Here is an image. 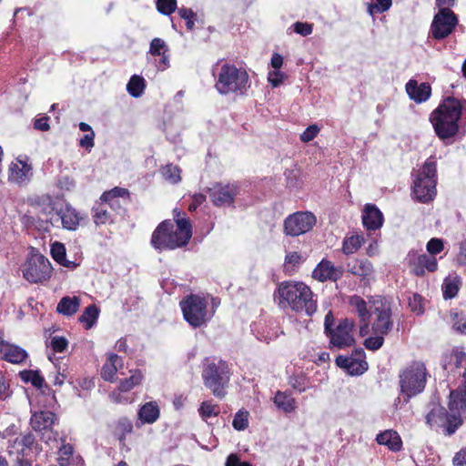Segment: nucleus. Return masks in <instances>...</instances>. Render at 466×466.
Masks as SVG:
<instances>
[{
	"instance_id": "obj_1",
	"label": "nucleus",
	"mask_w": 466,
	"mask_h": 466,
	"mask_svg": "<svg viewBox=\"0 0 466 466\" xmlns=\"http://www.w3.org/2000/svg\"><path fill=\"white\" fill-rule=\"evenodd\" d=\"M430 121L438 137L445 141L466 134V101L447 97L434 109Z\"/></svg>"
},
{
	"instance_id": "obj_2",
	"label": "nucleus",
	"mask_w": 466,
	"mask_h": 466,
	"mask_svg": "<svg viewBox=\"0 0 466 466\" xmlns=\"http://www.w3.org/2000/svg\"><path fill=\"white\" fill-rule=\"evenodd\" d=\"M279 305L290 308L296 312H305L312 316L317 310V299L310 288L303 282L284 281L277 289Z\"/></svg>"
},
{
	"instance_id": "obj_3",
	"label": "nucleus",
	"mask_w": 466,
	"mask_h": 466,
	"mask_svg": "<svg viewBox=\"0 0 466 466\" xmlns=\"http://www.w3.org/2000/svg\"><path fill=\"white\" fill-rule=\"evenodd\" d=\"M192 237L188 218H177V224L170 220L161 222L154 230L151 245L160 251L175 249L186 246Z\"/></svg>"
},
{
	"instance_id": "obj_4",
	"label": "nucleus",
	"mask_w": 466,
	"mask_h": 466,
	"mask_svg": "<svg viewBox=\"0 0 466 466\" xmlns=\"http://www.w3.org/2000/svg\"><path fill=\"white\" fill-rule=\"evenodd\" d=\"M251 86L248 74L243 68L224 64L218 74L215 87L221 95H246Z\"/></svg>"
},
{
	"instance_id": "obj_5",
	"label": "nucleus",
	"mask_w": 466,
	"mask_h": 466,
	"mask_svg": "<svg viewBox=\"0 0 466 466\" xmlns=\"http://www.w3.org/2000/svg\"><path fill=\"white\" fill-rule=\"evenodd\" d=\"M230 374L227 361L206 359L201 376L204 385L211 390L213 395L222 399L226 396V388L229 382Z\"/></svg>"
},
{
	"instance_id": "obj_6",
	"label": "nucleus",
	"mask_w": 466,
	"mask_h": 466,
	"mask_svg": "<svg viewBox=\"0 0 466 466\" xmlns=\"http://www.w3.org/2000/svg\"><path fill=\"white\" fill-rule=\"evenodd\" d=\"M427 376L425 364L419 360L411 361L400 371L399 383L405 402L424 390Z\"/></svg>"
},
{
	"instance_id": "obj_7",
	"label": "nucleus",
	"mask_w": 466,
	"mask_h": 466,
	"mask_svg": "<svg viewBox=\"0 0 466 466\" xmlns=\"http://www.w3.org/2000/svg\"><path fill=\"white\" fill-rule=\"evenodd\" d=\"M437 165L434 157H430L416 175L412 193L417 200L428 203L436 195Z\"/></svg>"
},
{
	"instance_id": "obj_8",
	"label": "nucleus",
	"mask_w": 466,
	"mask_h": 466,
	"mask_svg": "<svg viewBox=\"0 0 466 466\" xmlns=\"http://www.w3.org/2000/svg\"><path fill=\"white\" fill-rule=\"evenodd\" d=\"M179 306L185 320L194 329L206 325L214 314V311H209L208 309L207 298L197 294L185 297Z\"/></svg>"
},
{
	"instance_id": "obj_9",
	"label": "nucleus",
	"mask_w": 466,
	"mask_h": 466,
	"mask_svg": "<svg viewBox=\"0 0 466 466\" xmlns=\"http://www.w3.org/2000/svg\"><path fill=\"white\" fill-rule=\"evenodd\" d=\"M51 272L50 261L39 253L32 254L23 268L24 278L31 283H39L48 279L51 277Z\"/></svg>"
},
{
	"instance_id": "obj_10",
	"label": "nucleus",
	"mask_w": 466,
	"mask_h": 466,
	"mask_svg": "<svg viewBox=\"0 0 466 466\" xmlns=\"http://www.w3.org/2000/svg\"><path fill=\"white\" fill-rule=\"evenodd\" d=\"M458 25V17L448 7H442L434 15L430 28V35L435 40H442L452 34Z\"/></svg>"
},
{
	"instance_id": "obj_11",
	"label": "nucleus",
	"mask_w": 466,
	"mask_h": 466,
	"mask_svg": "<svg viewBox=\"0 0 466 466\" xmlns=\"http://www.w3.org/2000/svg\"><path fill=\"white\" fill-rule=\"evenodd\" d=\"M373 316L372 331L374 334L387 335L392 329L391 308L390 303L382 299L373 301L370 309Z\"/></svg>"
},
{
	"instance_id": "obj_12",
	"label": "nucleus",
	"mask_w": 466,
	"mask_h": 466,
	"mask_svg": "<svg viewBox=\"0 0 466 466\" xmlns=\"http://www.w3.org/2000/svg\"><path fill=\"white\" fill-rule=\"evenodd\" d=\"M316 222V217L311 212H295L285 218L284 233L287 236L298 237L310 231Z\"/></svg>"
},
{
	"instance_id": "obj_13",
	"label": "nucleus",
	"mask_w": 466,
	"mask_h": 466,
	"mask_svg": "<svg viewBox=\"0 0 466 466\" xmlns=\"http://www.w3.org/2000/svg\"><path fill=\"white\" fill-rule=\"evenodd\" d=\"M426 420L431 427H444L447 435H452L462 424L460 414H451L441 406L432 408L428 413Z\"/></svg>"
},
{
	"instance_id": "obj_14",
	"label": "nucleus",
	"mask_w": 466,
	"mask_h": 466,
	"mask_svg": "<svg viewBox=\"0 0 466 466\" xmlns=\"http://www.w3.org/2000/svg\"><path fill=\"white\" fill-rule=\"evenodd\" d=\"M353 329L354 322L349 319H343L326 335L333 347L344 349L355 343Z\"/></svg>"
},
{
	"instance_id": "obj_15",
	"label": "nucleus",
	"mask_w": 466,
	"mask_h": 466,
	"mask_svg": "<svg viewBox=\"0 0 466 466\" xmlns=\"http://www.w3.org/2000/svg\"><path fill=\"white\" fill-rule=\"evenodd\" d=\"M210 200L216 207L231 206L235 198L239 194L237 184L215 183L207 189Z\"/></svg>"
},
{
	"instance_id": "obj_16",
	"label": "nucleus",
	"mask_w": 466,
	"mask_h": 466,
	"mask_svg": "<svg viewBox=\"0 0 466 466\" xmlns=\"http://www.w3.org/2000/svg\"><path fill=\"white\" fill-rule=\"evenodd\" d=\"M47 221L53 227H62L68 230H75L79 224V218L76 211L70 207L60 209L50 207Z\"/></svg>"
},
{
	"instance_id": "obj_17",
	"label": "nucleus",
	"mask_w": 466,
	"mask_h": 466,
	"mask_svg": "<svg viewBox=\"0 0 466 466\" xmlns=\"http://www.w3.org/2000/svg\"><path fill=\"white\" fill-rule=\"evenodd\" d=\"M410 271L416 276H422L426 270L433 272L437 269V259L431 255L419 254L415 250H410L405 258Z\"/></svg>"
},
{
	"instance_id": "obj_18",
	"label": "nucleus",
	"mask_w": 466,
	"mask_h": 466,
	"mask_svg": "<svg viewBox=\"0 0 466 466\" xmlns=\"http://www.w3.org/2000/svg\"><path fill=\"white\" fill-rule=\"evenodd\" d=\"M364 350H357L351 356L339 355L336 358V364L347 370L350 375H361L368 370V363L364 360Z\"/></svg>"
},
{
	"instance_id": "obj_19",
	"label": "nucleus",
	"mask_w": 466,
	"mask_h": 466,
	"mask_svg": "<svg viewBox=\"0 0 466 466\" xmlns=\"http://www.w3.org/2000/svg\"><path fill=\"white\" fill-rule=\"evenodd\" d=\"M120 198L128 199L129 192L127 188L116 187L104 192L100 197V201H103L115 215H120L124 211Z\"/></svg>"
},
{
	"instance_id": "obj_20",
	"label": "nucleus",
	"mask_w": 466,
	"mask_h": 466,
	"mask_svg": "<svg viewBox=\"0 0 466 466\" xmlns=\"http://www.w3.org/2000/svg\"><path fill=\"white\" fill-rule=\"evenodd\" d=\"M343 272L341 267H336L331 261L322 259L313 270L312 277L320 282L337 281L342 277Z\"/></svg>"
},
{
	"instance_id": "obj_21",
	"label": "nucleus",
	"mask_w": 466,
	"mask_h": 466,
	"mask_svg": "<svg viewBox=\"0 0 466 466\" xmlns=\"http://www.w3.org/2000/svg\"><path fill=\"white\" fill-rule=\"evenodd\" d=\"M32 176V167L27 161L16 158L9 167V179L16 184L29 181Z\"/></svg>"
},
{
	"instance_id": "obj_22",
	"label": "nucleus",
	"mask_w": 466,
	"mask_h": 466,
	"mask_svg": "<svg viewBox=\"0 0 466 466\" xmlns=\"http://www.w3.org/2000/svg\"><path fill=\"white\" fill-rule=\"evenodd\" d=\"M57 420L56 414L52 411L41 410L33 413L30 420V424L35 431H51L52 426Z\"/></svg>"
},
{
	"instance_id": "obj_23",
	"label": "nucleus",
	"mask_w": 466,
	"mask_h": 466,
	"mask_svg": "<svg viewBox=\"0 0 466 466\" xmlns=\"http://www.w3.org/2000/svg\"><path fill=\"white\" fill-rule=\"evenodd\" d=\"M410 98L416 103H422L428 100L431 94V87L429 83L419 84L416 80L410 79L405 86Z\"/></svg>"
},
{
	"instance_id": "obj_24",
	"label": "nucleus",
	"mask_w": 466,
	"mask_h": 466,
	"mask_svg": "<svg viewBox=\"0 0 466 466\" xmlns=\"http://www.w3.org/2000/svg\"><path fill=\"white\" fill-rule=\"evenodd\" d=\"M362 223L368 230H376L382 226L383 215L375 205L367 204L362 212Z\"/></svg>"
},
{
	"instance_id": "obj_25",
	"label": "nucleus",
	"mask_w": 466,
	"mask_h": 466,
	"mask_svg": "<svg viewBox=\"0 0 466 466\" xmlns=\"http://www.w3.org/2000/svg\"><path fill=\"white\" fill-rule=\"evenodd\" d=\"M449 410L451 414H460L466 410V389L458 388L450 393Z\"/></svg>"
},
{
	"instance_id": "obj_26",
	"label": "nucleus",
	"mask_w": 466,
	"mask_h": 466,
	"mask_svg": "<svg viewBox=\"0 0 466 466\" xmlns=\"http://www.w3.org/2000/svg\"><path fill=\"white\" fill-rule=\"evenodd\" d=\"M92 217L96 225H105L115 220V214L104 204L103 201L96 203L92 208Z\"/></svg>"
},
{
	"instance_id": "obj_27",
	"label": "nucleus",
	"mask_w": 466,
	"mask_h": 466,
	"mask_svg": "<svg viewBox=\"0 0 466 466\" xmlns=\"http://www.w3.org/2000/svg\"><path fill=\"white\" fill-rule=\"evenodd\" d=\"M376 441L380 445H386L392 451H399L402 446L400 437L396 431L391 430L378 434Z\"/></svg>"
},
{
	"instance_id": "obj_28",
	"label": "nucleus",
	"mask_w": 466,
	"mask_h": 466,
	"mask_svg": "<svg viewBox=\"0 0 466 466\" xmlns=\"http://www.w3.org/2000/svg\"><path fill=\"white\" fill-rule=\"evenodd\" d=\"M137 415L142 423H154L157 420L160 415L157 403L156 401H149L145 403L139 409Z\"/></svg>"
},
{
	"instance_id": "obj_29",
	"label": "nucleus",
	"mask_w": 466,
	"mask_h": 466,
	"mask_svg": "<svg viewBox=\"0 0 466 466\" xmlns=\"http://www.w3.org/2000/svg\"><path fill=\"white\" fill-rule=\"evenodd\" d=\"M81 299L79 297H63L56 306V311L64 316H73L80 307Z\"/></svg>"
},
{
	"instance_id": "obj_30",
	"label": "nucleus",
	"mask_w": 466,
	"mask_h": 466,
	"mask_svg": "<svg viewBox=\"0 0 466 466\" xmlns=\"http://www.w3.org/2000/svg\"><path fill=\"white\" fill-rule=\"evenodd\" d=\"M2 349L4 358L11 363H21L27 358V352L19 346L5 343Z\"/></svg>"
},
{
	"instance_id": "obj_31",
	"label": "nucleus",
	"mask_w": 466,
	"mask_h": 466,
	"mask_svg": "<svg viewBox=\"0 0 466 466\" xmlns=\"http://www.w3.org/2000/svg\"><path fill=\"white\" fill-rule=\"evenodd\" d=\"M349 271L356 276L368 278L373 271L372 264L368 259H355L348 263Z\"/></svg>"
},
{
	"instance_id": "obj_32",
	"label": "nucleus",
	"mask_w": 466,
	"mask_h": 466,
	"mask_svg": "<svg viewBox=\"0 0 466 466\" xmlns=\"http://www.w3.org/2000/svg\"><path fill=\"white\" fill-rule=\"evenodd\" d=\"M120 362L121 359L116 354H109L101 370L102 378L106 381H113Z\"/></svg>"
},
{
	"instance_id": "obj_33",
	"label": "nucleus",
	"mask_w": 466,
	"mask_h": 466,
	"mask_svg": "<svg viewBox=\"0 0 466 466\" xmlns=\"http://www.w3.org/2000/svg\"><path fill=\"white\" fill-rule=\"evenodd\" d=\"M99 309L95 305H89L86 307L79 317L78 320L82 323L86 329H91L96 322L99 316Z\"/></svg>"
},
{
	"instance_id": "obj_34",
	"label": "nucleus",
	"mask_w": 466,
	"mask_h": 466,
	"mask_svg": "<svg viewBox=\"0 0 466 466\" xmlns=\"http://www.w3.org/2000/svg\"><path fill=\"white\" fill-rule=\"evenodd\" d=\"M144 379V375L141 370H135L131 371L129 378L121 380L119 382V390L124 392L130 391L133 388L139 385Z\"/></svg>"
},
{
	"instance_id": "obj_35",
	"label": "nucleus",
	"mask_w": 466,
	"mask_h": 466,
	"mask_svg": "<svg viewBox=\"0 0 466 466\" xmlns=\"http://www.w3.org/2000/svg\"><path fill=\"white\" fill-rule=\"evenodd\" d=\"M146 87L145 79L137 75H134L127 85V90L133 97H139L144 93Z\"/></svg>"
},
{
	"instance_id": "obj_36",
	"label": "nucleus",
	"mask_w": 466,
	"mask_h": 466,
	"mask_svg": "<svg viewBox=\"0 0 466 466\" xmlns=\"http://www.w3.org/2000/svg\"><path fill=\"white\" fill-rule=\"evenodd\" d=\"M274 403L285 412H291L296 408L295 400L290 395L281 391H278L275 395Z\"/></svg>"
},
{
	"instance_id": "obj_37",
	"label": "nucleus",
	"mask_w": 466,
	"mask_h": 466,
	"mask_svg": "<svg viewBox=\"0 0 466 466\" xmlns=\"http://www.w3.org/2000/svg\"><path fill=\"white\" fill-rule=\"evenodd\" d=\"M363 242L364 238L360 235L347 237L343 240L342 252L345 255H351L361 247Z\"/></svg>"
},
{
	"instance_id": "obj_38",
	"label": "nucleus",
	"mask_w": 466,
	"mask_h": 466,
	"mask_svg": "<svg viewBox=\"0 0 466 466\" xmlns=\"http://www.w3.org/2000/svg\"><path fill=\"white\" fill-rule=\"evenodd\" d=\"M350 305L356 310L361 321H368L370 317V310L367 309V303L361 297H351Z\"/></svg>"
},
{
	"instance_id": "obj_39",
	"label": "nucleus",
	"mask_w": 466,
	"mask_h": 466,
	"mask_svg": "<svg viewBox=\"0 0 466 466\" xmlns=\"http://www.w3.org/2000/svg\"><path fill=\"white\" fill-rule=\"evenodd\" d=\"M7 451L9 455H15L16 459L24 458L26 454V449L22 445L21 439L15 436L13 440L8 441Z\"/></svg>"
},
{
	"instance_id": "obj_40",
	"label": "nucleus",
	"mask_w": 466,
	"mask_h": 466,
	"mask_svg": "<svg viewBox=\"0 0 466 466\" xmlns=\"http://www.w3.org/2000/svg\"><path fill=\"white\" fill-rule=\"evenodd\" d=\"M460 280L457 277L453 279H446L442 285L443 297L445 299L454 298L459 291Z\"/></svg>"
},
{
	"instance_id": "obj_41",
	"label": "nucleus",
	"mask_w": 466,
	"mask_h": 466,
	"mask_svg": "<svg viewBox=\"0 0 466 466\" xmlns=\"http://www.w3.org/2000/svg\"><path fill=\"white\" fill-rule=\"evenodd\" d=\"M180 172V168L172 164H168L162 168V175L164 178L173 184L181 180Z\"/></svg>"
},
{
	"instance_id": "obj_42",
	"label": "nucleus",
	"mask_w": 466,
	"mask_h": 466,
	"mask_svg": "<svg viewBox=\"0 0 466 466\" xmlns=\"http://www.w3.org/2000/svg\"><path fill=\"white\" fill-rule=\"evenodd\" d=\"M20 377L25 382H30L36 388H42L44 378L36 370H24L20 372Z\"/></svg>"
},
{
	"instance_id": "obj_43",
	"label": "nucleus",
	"mask_w": 466,
	"mask_h": 466,
	"mask_svg": "<svg viewBox=\"0 0 466 466\" xmlns=\"http://www.w3.org/2000/svg\"><path fill=\"white\" fill-rule=\"evenodd\" d=\"M392 5V0H375L374 3H369L367 6L368 13L373 15L375 13H384L388 11Z\"/></svg>"
},
{
	"instance_id": "obj_44",
	"label": "nucleus",
	"mask_w": 466,
	"mask_h": 466,
	"mask_svg": "<svg viewBox=\"0 0 466 466\" xmlns=\"http://www.w3.org/2000/svg\"><path fill=\"white\" fill-rule=\"evenodd\" d=\"M232 425L237 431H244L248 426V412L239 410L235 415Z\"/></svg>"
},
{
	"instance_id": "obj_45",
	"label": "nucleus",
	"mask_w": 466,
	"mask_h": 466,
	"mask_svg": "<svg viewBox=\"0 0 466 466\" xmlns=\"http://www.w3.org/2000/svg\"><path fill=\"white\" fill-rule=\"evenodd\" d=\"M157 9L159 13L169 15L177 9V0H157Z\"/></svg>"
},
{
	"instance_id": "obj_46",
	"label": "nucleus",
	"mask_w": 466,
	"mask_h": 466,
	"mask_svg": "<svg viewBox=\"0 0 466 466\" xmlns=\"http://www.w3.org/2000/svg\"><path fill=\"white\" fill-rule=\"evenodd\" d=\"M451 317L453 320V329L458 333L466 335V318L458 312H451Z\"/></svg>"
},
{
	"instance_id": "obj_47",
	"label": "nucleus",
	"mask_w": 466,
	"mask_h": 466,
	"mask_svg": "<svg viewBox=\"0 0 466 466\" xmlns=\"http://www.w3.org/2000/svg\"><path fill=\"white\" fill-rule=\"evenodd\" d=\"M51 254L53 258L57 263H64L66 261V248L62 243L55 242L51 246Z\"/></svg>"
},
{
	"instance_id": "obj_48",
	"label": "nucleus",
	"mask_w": 466,
	"mask_h": 466,
	"mask_svg": "<svg viewBox=\"0 0 466 466\" xmlns=\"http://www.w3.org/2000/svg\"><path fill=\"white\" fill-rule=\"evenodd\" d=\"M167 51V46L161 38H154L150 43L149 53L153 56H161Z\"/></svg>"
},
{
	"instance_id": "obj_49",
	"label": "nucleus",
	"mask_w": 466,
	"mask_h": 466,
	"mask_svg": "<svg viewBox=\"0 0 466 466\" xmlns=\"http://www.w3.org/2000/svg\"><path fill=\"white\" fill-rule=\"evenodd\" d=\"M384 336L381 334H375V336L367 338L364 341V346L370 350H377L380 349L384 343Z\"/></svg>"
},
{
	"instance_id": "obj_50",
	"label": "nucleus",
	"mask_w": 466,
	"mask_h": 466,
	"mask_svg": "<svg viewBox=\"0 0 466 466\" xmlns=\"http://www.w3.org/2000/svg\"><path fill=\"white\" fill-rule=\"evenodd\" d=\"M180 17L186 20V25L188 30H193L195 26L194 18L196 14L190 8L181 7L178 9Z\"/></svg>"
},
{
	"instance_id": "obj_51",
	"label": "nucleus",
	"mask_w": 466,
	"mask_h": 466,
	"mask_svg": "<svg viewBox=\"0 0 466 466\" xmlns=\"http://www.w3.org/2000/svg\"><path fill=\"white\" fill-rule=\"evenodd\" d=\"M217 406L212 404L211 401H203L198 410L202 418L208 419L218 414Z\"/></svg>"
},
{
	"instance_id": "obj_52",
	"label": "nucleus",
	"mask_w": 466,
	"mask_h": 466,
	"mask_svg": "<svg viewBox=\"0 0 466 466\" xmlns=\"http://www.w3.org/2000/svg\"><path fill=\"white\" fill-rule=\"evenodd\" d=\"M126 393L127 392L120 390L118 388L116 390H114L109 394V399L114 403L126 404V403L132 402L133 400L131 398H129L128 396L125 395Z\"/></svg>"
},
{
	"instance_id": "obj_53",
	"label": "nucleus",
	"mask_w": 466,
	"mask_h": 466,
	"mask_svg": "<svg viewBox=\"0 0 466 466\" xmlns=\"http://www.w3.org/2000/svg\"><path fill=\"white\" fill-rule=\"evenodd\" d=\"M133 430L132 422L127 419L122 418L117 422V431L121 433L119 439L122 440L127 433H130Z\"/></svg>"
},
{
	"instance_id": "obj_54",
	"label": "nucleus",
	"mask_w": 466,
	"mask_h": 466,
	"mask_svg": "<svg viewBox=\"0 0 466 466\" xmlns=\"http://www.w3.org/2000/svg\"><path fill=\"white\" fill-rule=\"evenodd\" d=\"M292 26H293L294 32H296L297 34H299L302 36H307V35H310L313 30L312 25L309 24V23L296 22L295 24H293Z\"/></svg>"
},
{
	"instance_id": "obj_55",
	"label": "nucleus",
	"mask_w": 466,
	"mask_h": 466,
	"mask_svg": "<svg viewBox=\"0 0 466 466\" xmlns=\"http://www.w3.org/2000/svg\"><path fill=\"white\" fill-rule=\"evenodd\" d=\"M319 132V128L318 127V126L311 125V126L308 127L305 129V131L301 134L300 139H301V141H303L305 143L309 142L317 137Z\"/></svg>"
},
{
	"instance_id": "obj_56",
	"label": "nucleus",
	"mask_w": 466,
	"mask_h": 466,
	"mask_svg": "<svg viewBox=\"0 0 466 466\" xmlns=\"http://www.w3.org/2000/svg\"><path fill=\"white\" fill-rule=\"evenodd\" d=\"M51 347L56 352H63L67 347V340L64 337L55 336L51 339Z\"/></svg>"
},
{
	"instance_id": "obj_57",
	"label": "nucleus",
	"mask_w": 466,
	"mask_h": 466,
	"mask_svg": "<svg viewBox=\"0 0 466 466\" xmlns=\"http://www.w3.org/2000/svg\"><path fill=\"white\" fill-rule=\"evenodd\" d=\"M443 249V243L439 238H431L427 244V250L431 255L439 254Z\"/></svg>"
},
{
	"instance_id": "obj_58",
	"label": "nucleus",
	"mask_w": 466,
	"mask_h": 466,
	"mask_svg": "<svg viewBox=\"0 0 466 466\" xmlns=\"http://www.w3.org/2000/svg\"><path fill=\"white\" fill-rule=\"evenodd\" d=\"M421 300L422 298L419 294H413L412 299H410L409 305L411 308V310L416 312L418 315L423 312Z\"/></svg>"
},
{
	"instance_id": "obj_59",
	"label": "nucleus",
	"mask_w": 466,
	"mask_h": 466,
	"mask_svg": "<svg viewBox=\"0 0 466 466\" xmlns=\"http://www.w3.org/2000/svg\"><path fill=\"white\" fill-rule=\"evenodd\" d=\"M284 75L279 69L271 71L268 75V80L273 86H278L282 83Z\"/></svg>"
},
{
	"instance_id": "obj_60",
	"label": "nucleus",
	"mask_w": 466,
	"mask_h": 466,
	"mask_svg": "<svg viewBox=\"0 0 466 466\" xmlns=\"http://www.w3.org/2000/svg\"><path fill=\"white\" fill-rule=\"evenodd\" d=\"M226 466H252V465L248 461H240V460L237 454L231 453L230 455H228V457L227 459Z\"/></svg>"
},
{
	"instance_id": "obj_61",
	"label": "nucleus",
	"mask_w": 466,
	"mask_h": 466,
	"mask_svg": "<svg viewBox=\"0 0 466 466\" xmlns=\"http://www.w3.org/2000/svg\"><path fill=\"white\" fill-rule=\"evenodd\" d=\"M452 461L454 466H466V448L456 452Z\"/></svg>"
},
{
	"instance_id": "obj_62",
	"label": "nucleus",
	"mask_w": 466,
	"mask_h": 466,
	"mask_svg": "<svg viewBox=\"0 0 466 466\" xmlns=\"http://www.w3.org/2000/svg\"><path fill=\"white\" fill-rule=\"evenodd\" d=\"M94 138H95V132L91 131V133H87L80 139L79 145L82 147L90 149L94 147Z\"/></svg>"
},
{
	"instance_id": "obj_63",
	"label": "nucleus",
	"mask_w": 466,
	"mask_h": 466,
	"mask_svg": "<svg viewBox=\"0 0 466 466\" xmlns=\"http://www.w3.org/2000/svg\"><path fill=\"white\" fill-rule=\"evenodd\" d=\"M206 200V196L202 193L195 194L192 197V202L189 204L188 209L190 211L196 210L204 201Z\"/></svg>"
},
{
	"instance_id": "obj_64",
	"label": "nucleus",
	"mask_w": 466,
	"mask_h": 466,
	"mask_svg": "<svg viewBox=\"0 0 466 466\" xmlns=\"http://www.w3.org/2000/svg\"><path fill=\"white\" fill-rule=\"evenodd\" d=\"M48 120H49L48 116H42L40 118L35 119V123H34L35 128L41 130V131L49 130L50 127L48 124Z\"/></svg>"
}]
</instances>
